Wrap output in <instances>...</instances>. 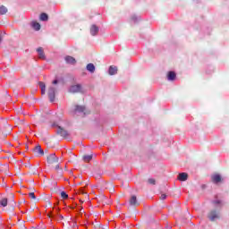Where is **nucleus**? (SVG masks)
<instances>
[{
	"label": "nucleus",
	"instance_id": "27",
	"mask_svg": "<svg viewBox=\"0 0 229 229\" xmlns=\"http://www.w3.org/2000/svg\"><path fill=\"white\" fill-rule=\"evenodd\" d=\"M80 193H81V194H85V196H88V195H87V192L83 191V190H81V191H80Z\"/></svg>",
	"mask_w": 229,
	"mask_h": 229
},
{
	"label": "nucleus",
	"instance_id": "1",
	"mask_svg": "<svg viewBox=\"0 0 229 229\" xmlns=\"http://www.w3.org/2000/svg\"><path fill=\"white\" fill-rule=\"evenodd\" d=\"M47 94H48V98L50 99V103L55 102V94H56V89L54 88V87H49Z\"/></svg>",
	"mask_w": 229,
	"mask_h": 229
},
{
	"label": "nucleus",
	"instance_id": "33",
	"mask_svg": "<svg viewBox=\"0 0 229 229\" xmlns=\"http://www.w3.org/2000/svg\"><path fill=\"white\" fill-rule=\"evenodd\" d=\"M48 205H51V202H48Z\"/></svg>",
	"mask_w": 229,
	"mask_h": 229
},
{
	"label": "nucleus",
	"instance_id": "16",
	"mask_svg": "<svg viewBox=\"0 0 229 229\" xmlns=\"http://www.w3.org/2000/svg\"><path fill=\"white\" fill-rule=\"evenodd\" d=\"M5 13H8V8L4 5L0 6V15H5Z\"/></svg>",
	"mask_w": 229,
	"mask_h": 229
},
{
	"label": "nucleus",
	"instance_id": "14",
	"mask_svg": "<svg viewBox=\"0 0 229 229\" xmlns=\"http://www.w3.org/2000/svg\"><path fill=\"white\" fill-rule=\"evenodd\" d=\"M93 157L94 156L92 154H90V155H84L82 157V160H83V162L89 163V162H90V160H92Z\"/></svg>",
	"mask_w": 229,
	"mask_h": 229
},
{
	"label": "nucleus",
	"instance_id": "28",
	"mask_svg": "<svg viewBox=\"0 0 229 229\" xmlns=\"http://www.w3.org/2000/svg\"><path fill=\"white\" fill-rule=\"evenodd\" d=\"M41 94L42 95L46 94V89H41Z\"/></svg>",
	"mask_w": 229,
	"mask_h": 229
},
{
	"label": "nucleus",
	"instance_id": "36",
	"mask_svg": "<svg viewBox=\"0 0 229 229\" xmlns=\"http://www.w3.org/2000/svg\"><path fill=\"white\" fill-rule=\"evenodd\" d=\"M0 42H1V38H0Z\"/></svg>",
	"mask_w": 229,
	"mask_h": 229
},
{
	"label": "nucleus",
	"instance_id": "6",
	"mask_svg": "<svg viewBox=\"0 0 229 229\" xmlns=\"http://www.w3.org/2000/svg\"><path fill=\"white\" fill-rule=\"evenodd\" d=\"M57 135L66 138V137H69V132H67V131H65L64 128L58 127L57 128Z\"/></svg>",
	"mask_w": 229,
	"mask_h": 229
},
{
	"label": "nucleus",
	"instance_id": "31",
	"mask_svg": "<svg viewBox=\"0 0 229 229\" xmlns=\"http://www.w3.org/2000/svg\"><path fill=\"white\" fill-rule=\"evenodd\" d=\"M83 212H85V211L83 210V208H81V214H83Z\"/></svg>",
	"mask_w": 229,
	"mask_h": 229
},
{
	"label": "nucleus",
	"instance_id": "19",
	"mask_svg": "<svg viewBox=\"0 0 229 229\" xmlns=\"http://www.w3.org/2000/svg\"><path fill=\"white\" fill-rule=\"evenodd\" d=\"M87 70L89 72H94V71H96V66H94V64H89L87 65Z\"/></svg>",
	"mask_w": 229,
	"mask_h": 229
},
{
	"label": "nucleus",
	"instance_id": "9",
	"mask_svg": "<svg viewBox=\"0 0 229 229\" xmlns=\"http://www.w3.org/2000/svg\"><path fill=\"white\" fill-rule=\"evenodd\" d=\"M188 178H189V174L181 173L179 174L177 180H179L180 182H187Z\"/></svg>",
	"mask_w": 229,
	"mask_h": 229
},
{
	"label": "nucleus",
	"instance_id": "22",
	"mask_svg": "<svg viewBox=\"0 0 229 229\" xmlns=\"http://www.w3.org/2000/svg\"><path fill=\"white\" fill-rule=\"evenodd\" d=\"M61 198H63V199H67V198H69V195H67L65 191H62Z\"/></svg>",
	"mask_w": 229,
	"mask_h": 229
},
{
	"label": "nucleus",
	"instance_id": "2",
	"mask_svg": "<svg viewBox=\"0 0 229 229\" xmlns=\"http://www.w3.org/2000/svg\"><path fill=\"white\" fill-rule=\"evenodd\" d=\"M47 164H50V165L58 164L59 159H58V157H56L55 154H50L47 157Z\"/></svg>",
	"mask_w": 229,
	"mask_h": 229
},
{
	"label": "nucleus",
	"instance_id": "17",
	"mask_svg": "<svg viewBox=\"0 0 229 229\" xmlns=\"http://www.w3.org/2000/svg\"><path fill=\"white\" fill-rule=\"evenodd\" d=\"M31 26L36 31H38L40 30V23L37 21H32Z\"/></svg>",
	"mask_w": 229,
	"mask_h": 229
},
{
	"label": "nucleus",
	"instance_id": "3",
	"mask_svg": "<svg viewBox=\"0 0 229 229\" xmlns=\"http://www.w3.org/2000/svg\"><path fill=\"white\" fill-rule=\"evenodd\" d=\"M33 153L36 155V157H43L44 150L42 149V147H40V145H38L34 148Z\"/></svg>",
	"mask_w": 229,
	"mask_h": 229
},
{
	"label": "nucleus",
	"instance_id": "24",
	"mask_svg": "<svg viewBox=\"0 0 229 229\" xmlns=\"http://www.w3.org/2000/svg\"><path fill=\"white\" fill-rule=\"evenodd\" d=\"M29 196L30 198H31V199H37V197L35 196V192H30Z\"/></svg>",
	"mask_w": 229,
	"mask_h": 229
},
{
	"label": "nucleus",
	"instance_id": "34",
	"mask_svg": "<svg viewBox=\"0 0 229 229\" xmlns=\"http://www.w3.org/2000/svg\"><path fill=\"white\" fill-rule=\"evenodd\" d=\"M48 217H51V216H50V215H48Z\"/></svg>",
	"mask_w": 229,
	"mask_h": 229
},
{
	"label": "nucleus",
	"instance_id": "21",
	"mask_svg": "<svg viewBox=\"0 0 229 229\" xmlns=\"http://www.w3.org/2000/svg\"><path fill=\"white\" fill-rule=\"evenodd\" d=\"M75 112H85V106H76Z\"/></svg>",
	"mask_w": 229,
	"mask_h": 229
},
{
	"label": "nucleus",
	"instance_id": "26",
	"mask_svg": "<svg viewBox=\"0 0 229 229\" xmlns=\"http://www.w3.org/2000/svg\"><path fill=\"white\" fill-rule=\"evenodd\" d=\"M165 198H167V195H165V194H162L160 196V199H165Z\"/></svg>",
	"mask_w": 229,
	"mask_h": 229
},
{
	"label": "nucleus",
	"instance_id": "13",
	"mask_svg": "<svg viewBox=\"0 0 229 229\" xmlns=\"http://www.w3.org/2000/svg\"><path fill=\"white\" fill-rule=\"evenodd\" d=\"M167 80L169 81H174V80H176V73L174 72H169L167 74Z\"/></svg>",
	"mask_w": 229,
	"mask_h": 229
},
{
	"label": "nucleus",
	"instance_id": "15",
	"mask_svg": "<svg viewBox=\"0 0 229 229\" xmlns=\"http://www.w3.org/2000/svg\"><path fill=\"white\" fill-rule=\"evenodd\" d=\"M110 76H114V74H117V67L110 66L108 71Z\"/></svg>",
	"mask_w": 229,
	"mask_h": 229
},
{
	"label": "nucleus",
	"instance_id": "10",
	"mask_svg": "<svg viewBox=\"0 0 229 229\" xmlns=\"http://www.w3.org/2000/svg\"><path fill=\"white\" fill-rule=\"evenodd\" d=\"M38 58H40V60H46V54L44 53V48H42V47H39L38 49Z\"/></svg>",
	"mask_w": 229,
	"mask_h": 229
},
{
	"label": "nucleus",
	"instance_id": "23",
	"mask_svg": "<svg viewBox=\"0 0 229 229\" xmlns=\"http://www.w3.org/2000/svg\"><path fill=\"white\" fill-rule=\"evenodd\" d=\"M148 182L150 185H155L157 183V181L153 178L148 179Z\"/></svg>",
	"mask_w": 229,
	"mask_h": 229
},
{
	"label": "nucleus",
	"instance_id": "7",
	"mask_svg": "<svg viewBox=\"0 0 229 229\" xmlns=\"http://www.w3.org/2000/svg\"><path fill=\"white\" fill-rule=\"evenodd\" d=\"M131 207H139V200H137V196L132 195L129 200Z\"/></svg>",
	"mask_w": 229,
	"mask_h": 229
},
{
	"label": "nucleus",
	"instance_id": "35",
	"mask_svg": "<svg viewBox=\"0 0 229 229\" xmlns=\"http://www.w3.org/2000/svg\"><path fill=\"white\" fill-rule=\"evenodd\" d=\"M216 203H219V201H216Z\"/></svg>",
	"mask_w": 229,
	"mask_h": 229
},
{
	"label": "nucleus",
	"instance_id": "20",
	"mask_svg": "<svg viewBox=\"0 0 229 229\" xmlns=\"http://www.w3.org/2000/svg\"><path fill=\"white\" fill-rule=\"evenodd\" d=\"M0 205H2V207H7L8 205V199L4 198L0 200Z\"/></svg>",
	"mask_w": 229,
	"mask_h": 229
},
{
	"label": "nucleus",
	"instance_id": "8",
	"mask_svg": "<svg viewBox=\"0 0 229 229\" xmlns=\"http://www.w3.org/2000/svg\"><path fill=\"white\" fill-rule=\"evenodd\" d=\"M211 181L213 182V183H219L223 181V178L221 177V175H219V174H216L212 175Z\"/></svg>",
	"mask_w": 229,
	"mask_h": 229
},
{
	"label": "nucleus",
	"instance_id": "25",
	"mask_svg": "<svg viewBox=\"0 0 229 229\" xmlns=\"http://www.w3.org/2000/svg\"><path fill=\"white\" fill-rule=\"evenodd\" d=\"M39 87L41 89H46V84L44 82H39Z\"/></svg>",
	"mask_w": 229,
	"mask_h": 229
},
{
	"label": "nucleus",
	"instance_id": "18",
	"mask_svg": "<svg viewBox=\"0 0 229 229\" xmlns=\"http://www.w3.org/2000/svg\"><path fill=\"white\" fill-rule=\"evenodd\" d=\"M39 19H40V21H46L49 20V16L47 15V13H43L40 14Z\"/></svg>",
	"mask_w": 229,
	"mask_h": 229
},
{
	"label": "nucleus",
	"instance_id": "12",
	"mask_svg": "<svg viewBox=\"0 0 229 229\" xmlns=\"http://www.w3.org/2000/svg\"><path fill=\"white\" fill-rule=\"evenodd\" d=\"M64 60L67 64H71L72 65H74V64H76V59L71 55H67Z\"/></svg>",
	"mask_w": 229,
	"mask_h": 229
},
{
	"label": "nucleus",
	"instance_id": "11",
	"mask_svg": "<svg viewBox=\"0 0 229 229\" xmlns=\"http://www.w3.org/2000/svg\"><path fill=\"white\" fill-rule=\"evenodd\" d=\"M90 33L93 37H96V35L99 33V28L96 25H92L90 28Z\"/></svg>",
	"mask_w": 229,
	"mask_h": 229
},
{
	"label": "nucleus",
	"instance_id": "5",
	"mask_svg": "<svg viewBox=\"0 0 229 229\" xmlns=\"http://www.w3.org/2000/svg\"><path fill=\"white\" fill-rule=\"evenodd\" d=\"M70 92L72 94H76L78 92H81V85L77 84V85H73L70 88Z\"/></svg>",
	"mask_w": 229,
	"mask_h": 229
},
{
	"label": "nucleus",
	"instance_id": "30",
	"mask_svg": "<svg viewBox=\"0 0 229 229\" xmlns=\"http://www.w3.org/2000/svg\"><path fill=\"white\" fill-rule=\"evenodd\" d=\"M52 83L53 85H56L58 83V81L55 80Z\"/></svg>",
	"mask_w": 229,
	"mask_h": 229
},
{
	"label": "nucleus",
	"instance_id": "29",
	"mask_svg": "<svg viewBox=\"0 0 229 229\" xmlns=\"http://www.w3.org/2000/svg\"><path fill=\"white\" fill-rule=\"evenodd\" d=\"M55 169H56V171H58V169H60V165H59V164H57V165H55Z\"/></svg>",
	"mask_w": 229,
	"mask_h": 229
},
{
	"label": "nucleus",
	"instance_id": "4",
	"mask_svg": "<svg viewBox=\"0 0 229 229\" xmlns=\"http://www.w3.org/2000/svg\"><path fill=\"white\" fill-rule=\"evenodd\" d=\"M208 217L210 221H216V219H219V215L217 214V211L213 210L208 213Z\"/></svg>",
	"mask_w": 229,
	"mask_h": 229
},
{
	"label": "nucleus",
	"instance_id": "32",
	"mask_svg": "<svg viewBox=\"0 0 229 229\" xmlns=\"http://www.w3.org/2000/svg\"><path fill=\"white\" fill-rule=\"evenodd\" d=\"M11 198L13 199V194L11 193Z\"/></svg>",
	"mask_w": 229,
	"mask_h": 229
}]
</instances>
